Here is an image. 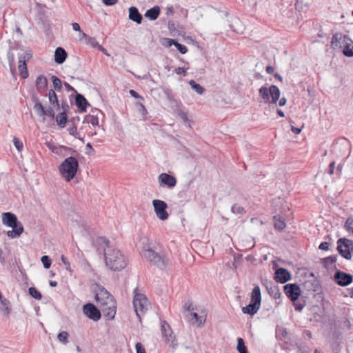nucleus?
<instances>
[{"instance_id": "obj_1", "label": "nucleus", "mask_w": 353, "mask_h": 353, "mask_svg": "<svg viewBox=\"0 0 353 353\" xmlns=\"http://www.w3.org/2000/svg\"><path fill=\"white\" fill-rule=\"evenodd\" d=\"M97 252L103 254L105 265L112 270L121 271L124 269L128 260L120 250L110 245V242L105 237H99L95 241Z\"/></svg>"}, {"instance_id": "obj_2", "label": "nucleus", "mask_w": 353, "mask_h": 353, "mask_svg": "<svg viewBox=\"0 0 353 353\" xmlns=\"http://www.w3.org/2000/svg\"><path fill=\"white\" fill-rule=\"evenodd\" d=\"M141 255L150 265L154 266L161 270H166L170 265V259L165 252H157L150 245L144 246Z\"/></svg>"}, {"instance_id": "obj_3", "label": "nucleus", "mask_w": 353, "mask_h": 353, "mask_svg": "<svg viewBox=\"0 0 353 353\" xmlns=\"http://www.w3.org/2000/svg\"><path fill=\"white\" fill-rule=\"evenodd\" d=\"M3 225L12 228V230L7 232V236L10 239L18 238L23 232V226L18 221L17 216L12 212H4L1 215Z\"/></svg>"}, {"instance_id": "obj_4", "label": "nucleus", "mask_w": 353, "mask_h": 353, "mask_svg": "<svg viewBox=\"0 0 353 353\" xmlns=\"http://www.w3.org/2000/svg\"><path fill=\"white\" fill-rule=\"evenodd\" d=\"M79 168V162L74 157L66 158L59 166V171L61 176L67 181L70 182L74 178Z\"/></svg>"}, {"instance_id": "obj_5", "label": "nucleus", "mask_w": 353, "mask_h": 353, "mask_svg": "<svg viewBox=\"0 0 353 353\" xmlns=\"http://www.w3.org/2000/svg\"><path fill=\"white\" fill-rule=\"evenodd\" d=\"M259 94L261 99V103L276 104L280 98L281 92L276 85H272L269 88L266 86H262L259 90Z\"/></svg>"}, {"instance_id": "obj_6", "label": "nucleus", "mask_w": 353, "mask_h": 353, "mask_svg": "<svg viewBox=\"0 0 353 353\" xmlns=\"http://www.w3.org/2000/svg\"><path fill=\"white\" fill-rule=\"evenodd\" d=\"M137 289L134 291L133 306L134 311L139 321L141 320V316L143 315L149 308L150 303L147 297L140 293H137Z\"/></svg>"}, {"instance_id": "obj_7", "label": "nucleus", "mask_w": 353, "mask_h": 353, "mask_svg": "<svg viewBox=\"0 0 353 353\" xmlns=\"http://www.w3.org/2000/svg\"><path fill=\"white\" fill-rule=\"evenodd\" d=\"M337 250L345 259H352L351 252H353V241L346 238H341L337 241Z\"/></svg>"}, {"instance_id": "obj_8", "label": "nucleus", "mask_w": 353, "mask_h": 353, "mask_svg": "<svg viewBox=\"0 0 353 353\" xmlns=\"http://www.w3.org/2000/svg\"><path fill=\"white\" fill-rule=\"evenodd\" d=\"M207 312L203 308H199V310L192 311L190 314L188 321L194 325L199 327H202L206 321Z\"/></svg>"}, {"instance_id": "obj_9", "label": "nucleus", "mask_w": 353, "mask_h": 353, "mask_svg": "<svg viewBox=\"0 0 353 353\" xmlns=\"http://www.w3.org/2000/svg\"><path fill=\"white\" fill-rule=\"evenodd\" d=\"M152 205L157 216L162 221H165L168 218V213L166 211L168 208L167 203L161 200L154 199L152 201Z\"/></svg>"}, {"instance_id": "obj_10", "label": "nucleus", "mask_w": 353, "mask_h": 353, "mask_svg": "<svg viewBox=\"0 0 353 353\" xmlns=\"http://www.w3.org/2000/svg\"><path fill=\"white\" fill-rule=\"evenodd\" d=\"M95 298L97 302L100 305L105 306L114 304L113 296L103 288L99 290L98 292L96 294Z\"/></svg>"}, {"instance_id": "obj_11", "label": "nucleus", "mask_w": 353, "mask_h": 353, "mask_svg": "<svg viewBox=\"0 0 353 353\" xmlns=\"http://www.w3.org/2000/svg\"><path fill=\"white\" fill-rule=\"evenodd\" d=\"M32 54L30 52H24L19 54L18 69L23 79H26L28 77L26 61L30 60Z\"/></svg>"}, {"instance_id": "obj_12", "label": "nucleus", "mask_w": 353, "mask_h": 353, "mask_svg": "<svg viewBox=\"0 0 353 353\" xmlns=\"http://www.w3.org/2000/svg\"><path fill=\"white\" fill-rule=\"evenodd\" d=\"M83 313L94 321H97L101 316L99 310L91 303H86L83 306Z\"/></svg>"}, {"instance_id": "obj_13", "label": "nucleus", "mask_w": 353, "mask_h": 353, "mask_svg": "<svg viewBox=\"0 0 353 353\" xmlns=\"http://www.w3.org/2000/svg\"><path fill=\"white\" fill-rule=\"evenodd\" d=\"M161 332L166 343L174 348L176 346L175 336L171 330L170 325L166 321L161 322Z\"/></svg>"}, {"instance_id": "obj_14", "label": "nucleus", "mask_w": 353, "mask_h": 353, "mask_svg": "<svg viewBox=\"0 0 353 353\" xmlns=\"http://www.w3.org/2000/svg\"><path fill=\"white\" fill-rule=\"evenodd\" d=\"M349 42L352 41L347 35L336 33L332 38L331 46L333 49L342 48L345 44H349Z\"/></svg>"}, {"instance_id": "obj_15", "label": "nucleus", "mask_w": 353, "mask_h": 353, "mask_svg": "<svg viewBox=\"0 0 353 353\" xmlns=\"http://www.w3.org/2000/svg\"><path fill=\"white\" fill-rule=\"evenodd\" d=\"M286 296L293 302L296 301L301 294V289L296 283H290L284 286Z\"/></svg>"}, {"instance_id": "obj_16", "label": "nucleus", "mask_w": 353, "mask_h": 353, "mask_svg": "<svg viewBox=\"0 0 353 353\" xmlns=\"http://www.w3.org/2000/svg\"><path fill=\"white\" fill-rule=\"evenodd\" d=\"M158 181L160 186H166L168 188H173L176 184V177L167 173L160 174L158 176Z\"/></svg>"}, {"instance_id": "obj_17", "label": "nucleus", "mask_w": 353, "mask_h": 353, "mask_svg": "<svg viewBox=\"0 0 353 353\" xmlns=\"http://www.w3.org/2000/svg\"><path fill=\"white\" fill-rule=\"evenodd\" d=\"M334 280L338 285L347 286L352 282L353 277L350 274L338 270L334 274Z\"/></svg>"}, {"instance_id": "obj_18", "label": "nucleus", "mask_w": 353, "mask_h": 353, "mask_svg": "<svg viewBox=\"0 0 353 353\" xmlns=\"http://www.w3.org/2000/svg\"><path fill=\"white\" fill-rule=\"evenodd\" d=\"M34 110L39 117H43V121L45 120V116L54 118L55 115L54 111L52 108L49 107L48 109L45 110L43 105L38 100H36Z\"/></svg>"}, {"instance_id": "obj_19", "label": "nucleus", "mask_w": 353, "mask_h": 353, "mask_svg": "<svg viewBox=\"0 0 353 353\" xmlns=\"http://www.w3.org/2000/svg\"><path fill=\"white\" fill-rule=\"evenodd\" d=\"M48 148L54 154L59 156L65 157L68 154V152L71 151V148L64 146L56 145L54 143L48 142L46 143Z\"/></svg>"}, {"instance_id": "obj_20", "label": "nucleus", "mask_w": 353, "mask_h": 353, "mask_svg": "<svg viewBox=\"0 0 353 353\" xmlns=\"http://www.w3.org/2000/svg\"><path fill=\"white\" fill-rule=\"evenodd\" d=\"M291 278L290 273L284 268H280L275 272V280L281 283H285Z\"/></svg>"}, {"instance_id": "obj_21", "label": "nucleus", "mask_w": 353, "mask_h": 353, "mask_svg": "<svg viewBox=\"0 0 353 353\" xmlns=\"http://www.w3.org/2000/svg\"><path fill=\"white\" fill-rule=\"evenodd\" d=\"M67 58V52L66 51L61 48L59 47L55 50L54 52V61L58 64L63 63Z\"/></svg>"}, {"instance_id": "obj_22", "label": "nucleus", "mask_w": 353, "mask_h": 353, "mask_svg": "<svg viewBox=\"0 0 353 353\" xmlns=\"http://www.w3.org/2000/svg\"><path fill=\"white\" fill-rule=\"evenodd\" d=\"M129 19L138 24L142 21V15L139 13L136 7L132 6L129 8Z\"/></svg>"}, {"instance_id": "obj_23", "label": "nucleus", "mask_w": 353, "mask_h": 353, "mask_svg": "<svg viewBox=\"0 0 353 353\" xmlns=\"http://www.w3.org/2000/svg\"><path fill=\"white\" fill-rule=\"evenodd\" d=\"M260 304L251 301L250 304L242 308V312L243 314L254 315L256 313H257V312L260 309Z\"/></svg>"}, {"instance_id": "obj_24", "label": "nucleus", "mask_w": 353, "mask_h": 353, "mask_svg": "<svg viewBox=\"0 0 353 353\" xmlns=\"http://www.w3.org/2000/svg\"><path fill=\"white\" fill-rule=\"evenodd\" d=\"M160 14V8L157 6H154L152 8L148 9L145 13V17L150 20H156Z\"/></svg>"}, {"instance_id": "obj_25", "label": "nucleus", "mask_w": 353, "mask_h": 353, "mask_svg": "<svg viewBox=\"0 0 353 353\" xmlns=\"http://www.w3.org/2000/svg\"><path fill=\"white\" fill-rule=\"evenodd\" d=\"M75 103L77 106L81 109L82 112H85L88 103L85 98L81 94H77L75 97Z\"/></svg>"}, {"instance_id": "obj_26", "label": "nucleus", "mask_w": 353, "mask_h": 353, "mask_svg": "<svg viewBox=\"0 0 353 353\" xmlns=\"http://www.w3.org/2000/svg\"><path fill=\"white\" fill-rule=\"evenodd\" d=\"M251 301L261 305V294L259 286L256 285L252 289L251 292Z\"/></svg>"}, {"instance_id": "obj_27", "label": "nucleus", "mask_w": 353, "mask_h": 353, "mask_svg": "<svg viewBox=\"0 0 353 353\" xmlns=\"http://www.w3.org/2000/svg\"><path fill=\"white\" fill-rule=\"evenodd\" d=\"M176 112L179 115V117L184 121L187 122L188 120V115L186 112L183 109V105L181 102H176Z\"/></svg>"}, {"instance_id": "obj_28", "label": "nucleus", "mask_w": 353, "mask_h": 353, "mask_svg": "<svg viewBox=\"0 0 353 353\" xmlns=\"http://www.w3.org/2000/svg\"><path fill=\"white\" fill-rule=\"evenodd\" d=\"M67 114L66 113L64 112H61L59 113L57 117H56V121L57 123V125H59L60 127L61 128H64L66 123H67Z\"/></svg>"}, {"instance_id": "obj_29", "label": "nucleus", "mask_w": 353, "mask_h": 353, "mask_svg": "<svg viewBox=\"0 0 353 353\" xmlns=\"http://www.w3.org/2000/svg\"><path fill=\"white\" fill-rule=\"evenodd\" d=\"M266 288L268 291V293L274 299L280 297L281 293L279 292V290L276 286L270 284V286L268 285Z\"/></svg>"}, {"instance_id": "obj_30", "label": "nucleus", "mask_w": 353, "mask_h": 353, "mask_svg": "<svg viewBox=\"0 0 353 353\" xmlns=\"http://www.w3.org/2000/svg\"><path fill=\"white\" fill-rule=\"evenodd\" d=\"M48 97L50 103L54 105V107H57V108H59V104L57 99V94L53 90H50L48 93Z\"/></svg>"}, {"instance_id": "obj_31", "label": "nucleus", "mask_w": 353, "mask_h": 353, "mask_svg": "<svg viewBox=\"0 0 353 353\" xmlns=\"http://www.w3.org/2000/svg\"><path fill=\"white\" fill-rule=\"evenodd\" d=\"M48 81L46 77L40 75L37 78L36 85L38 89H43L47 86Z\"/></svg>"}, {"instance_id": "obj_32", "label": "nucleus", "mask_w": 353, "mask_h": 353, "mask_svg": "<svg viewBox=\"0 0 353 353\" xmlns=\"http://www.w3.org/2000/svg\"><path fill=\"white\" fill-rule=\"evenodd\" d=\"M191 88L199 94H202L205 90L200 84L195 82L194 80H190L189 82Z\"/></svg>"}, {"instance_id": "obj_33", "label": "nucleus", "mask_w": 353, "mask_h": 353, "mask_svg": "<svg viewBox=\"0 0 353 353\" xmlns=\"http://www.w3.org/2000/svg\"><path fill=\"white\" fill-rule=\"evenodd\" d=\"M179 26H176L175 23L173 21H169L168 23V28L170 33L175 36L177 34H179V31L178 30L177 28H179Z\"/></svg>"}, {"instance_id": "obj_34", "label": "nucleus", "mask_w": 353, "mask_h": 353, "mask_svg": "<svg viewBox=\"0 0 353 353\" xmlns=\"http://www.w3.org/2000/svg\"><path fill=\"white\" fill-rule=\"evenodd\" d=\"M274 228L278 230H282L285 228V223L283 220H281L280 218H277L276 216H274Z\"/></svg>"}, {"instance_id": "obj_35", "label": "nucleus", "mask_w": 353, "mask_h": 353, "mask_svg": "<svg viewBox=\"0 0 353 353\" xmlns=\"http://www.w3.org/2000/svg\"><path fill=\"white\" fill-rule=\"evenodd\" d=\"M51 79L52 81V84L54 90L57 91H61L62 88L61 81L56 76H52Z\"/></svg>"}, {"instance_id": "obj_36", "label": "nucleus", "mask_w": 353, "mask_h": 353, "mask_svg": "<svg viewBox=\"0 0 353 353\" xmlns=\"http://www.w3.org/2000/svg\"><path fill=\"white\" fill-rule=\"evenodd\" d=\"M236 348L239 353H248L247 351V348L245 345L244 341L242 338L238 339Z\"/></svg>"}, {"instance_id": "obj_37", "label": "nucleus", "mask_w": 353, "mask_h": 353, "mask_svg": "<svg viewBox=\"0 0 353 353\" xmlns=\"http://www.w3.org/2000/svg\"><path fill=\"white\" fill-rule=\"evenodd\" d=\"M28 292L30 295L37 300H40L42 297L41 294L34 287H30Z\"/></svg>"}, {"instance_id": "obj_38", "label": "nucleus", "mask_w": 353, "mask_h": 353, "mask_svg": "<svg viewBox=\"0 0 353 353\" xmlns=\"http://www.w3.org/2000/svg\"><path fill=\"white\" fill-rule=\"evenodd\" d=\"M351 43L352 42H349V44H345L343 47V50L344 55H345L346 57H353V48H350Z\"/></svg>"}, {"instance_id": "obj_39", "label": "nucleus", "mask_w": 353, "mask_h": 353, "mask_svg": "<svg viewBox=\"0 0 353 353\" xmlns=\"http://www.w3.org/2000/svg\"><path fill=\"white\" fill-rule=\"evenodd\" d=\"M85 43L86 45L90 46L92 48H97L98 46H99V43L96 40V39L94 37H88V38H87V39L85 41Z\"/></svg>"}, {"instance_id": "obj_40", "label": "nucleus", "mask_w": 353, "mask_h": 353, "mask_svg": "<svg viewBox=\"0 0 353 353\" xmlns=\"http://www.w3.org/2000/svg\"><path fill=\"white\" fill-rule=\"evenodd\" d=\"M57 337L59 341L63 344H66L68 342V333L65 331L61 332Z\"/></svg>"}, {"instance_id": "obj_41", "label": "nucleus", "mask_w": 353, "mask_h": 353, "mask_svg": "<svg viewBox=\"0 0 353 353\" xmlns=\"http://www.w3.org/2000/svg\"><path fill=\"white\" fill-rule=\"evenodd\" d=\"M344 227L347 231L351 232L353 234V217L347 219Z\"/></svg>"}, {"instance_id": "obj_42", "label": "nucleus", "mask_w": 353, "mask_h": 353, "mask_svg": "<svg viewBox=\"0 0 353 353\" xmlns=\"http://www.w3.org/2000/svg\"><path fill=\"white\" fill-rule=\"evenodd\" d=\"M43 265V267L46 268V269H48L50 268L51 264H52V261L51 259H50V257L47 255H44L41 257V259Z\"/></svg>"}, {"instance_id": "obj_43", "label": "nucleus", "mask_w": 353, "mask_h": 353, "mask_svg": "<svg viewBox=\"0 0 353 353\" xmlns=\"http://www.w3.org/2000/svg\"><path fill=\"white\" fill-rule=\"evenodd\" d=\"M231 210L233 213L239 214H242L245 212L243 207L237 204H234L231 208Z\"/></svg>"}, {"instance_id": "obj_44", "label": "nucleus", "mask_w": 353, "mask_h": 353, "mask_svg": "<svg viewBox=\"0 0 353 353\" xmlns=\"http://www.w3.org/2000/svg\"><path fill=\"white\" fill-rule=\"evenodd\" d=\"M85 120L86 122L91 123L92 125H99V119L97 117L88 115V117H86Z\"/></svg>"}, {"instance_id": "obj_45", "label": "nucleus", "mask_w": 353, "mask_h": 353, "mask_svg": "<svg viewBox=\"0 0 353 353\" xmlns=\"http://www.w3.org/2000/svg\"><path fill=\"white\" fill-rule=\"evenodd\" d=\"M184 308L190 312L195 310H199V307L196 306L194 307L191 301H188L185 303Z\"/></svg>"}, {"instance_id": "obj_46", "label": "nucleus", "mask_w": 353, "mask_h": 353, "mask_svg": "<svg viewBox=\"0 0 353 353\" xmlns=\"http://www.w3.org/2000/svg\"><path fill=\"white\" fill-rule=\"evenodd\" d=\"M13 143L16 148V149L19 151V152H21L23 150V143L22 141L19 139L17 137H14L13 139Z\"/></svg>"}, {"instance_id": "obj_47", "label": "nucleus", "mask_w": 353, "mask_h": 353, "mask_svg": "<svg viewBox=\"0 0 353 353\" xmlns=\"http://www.w3.org/2000/svg\"><path fill=\"white\" fill-rule=\"evenodd\" d=\"M337 260V256L336 255H332L328 257H326L324 259V263L325 265H332L334 263H336Z\"/></svg>"}, {"instance_id": "obj_48", "label": "nucleus", "mask_w": 353, "mask_h": 353, "mask_svg": "<svg viewBox=\"0 0 353 353\" xmlns=\"http://www.w3.org/2000/svg\"><path fill=\"white\" fill-rule=\"evenodd\" d=\"M61 259L62 263L65 265V269L68 271H69L70 272H72V270L71 269L70 263L69 261L68 260V259L64 255H62L61 257Z\"/></svg>"}, {"instance_id": "obj_49", "label": "nucleus", "mask_w": 353, "mask_h": 353, "mask_svg": "<svg viewBox=\"0 0 353 353\" xmlns=\"http://www.w3.org/2000/svg\"><path fill=\"white\" fill-rule=\"evenodd\" d=\"M174 46L181 54H185L188 52V48L185 45L181 44L177 41L174 43Z\"/></svg>"}, {"instance_id": "obj_50", "label": "nucleus", "mask_w": 353, "mask_h": 353, "mask_svg": "<svg viewBox=\"0 0 353 353\" xmlns=\"http://www.w3.org/2000/svg\"><path fill=\"white\" fill-rule=\"evenodd\" d=\"M1 303L2 305V307L3 308V312L5 314H8L10 312L9 308H8V301L6 299L2 298L1 300H0Z\"/></svg>"}, {"instance_id": "obj_51", "label": "nucleus", "mask_w": 353, "mask_h": 353, "mask_svg": "<svg viewBox=\"0 0 353 353\" xmlns=\"http://www.w3.org/2000/svg\"><path fill=\"white\" fill-rule=\"evenodd\" d=\"M109 312H108V316H110V319H113L116 314V307L114 306V303L112 305H108Z\"/></svg>"}, {"instance_id": "obj_52", "label": "nucleus", "mask_w": 353, "mask_h": 353, "mask_svg": "<svg viewBox=\"0 0 353 353\" xmlns=\"http://www.w3.org/2000/svg\"><path fill=\"white\" fill-rule=\"evenodd\" d=\"M163 92L165 95L166 96V98L170 101H172L174 100V96L171 92V90L168 88H163Z\"/></svg>"}, {"instance_id": "obj_53", "label": "nucleus", "mask_w": 353, "mask_h": 353, "mask_svg": "<svg viewBox=\"0 0 353 353\" xmlns=\"http://www.w3.org/2000/svg\"><path fill=\"white\" fill-rule=\"evenodd\" d=\"M186 71H187V69H185V68H183V67H178L174 69L175 73L179 75L182 74L183 76H185L186 73H187Z\"/></svg>"}, {"instance_id": "obj_54", "label": "nucleus", "mask_w": 353, "mask_h": 353, "mask_svg": "<svg viewBox=\"0 0 353 353\" xmlns=\"http://www.w3.org/2000/svg\"><path fill=\"white\" fill-rule=\"evenodd\" d=\"M294 307L296 311L301 312L305 307V303L300 302H293Z\"/></svg>"}, {"instance_id": "obj_55", "label": "nucleus", "mask_w": 353, "mask_h": 353, "mask_svg": "<svg viewBox=\"0 0 353 353\" xmlns=\"http://www.w3.org/2000/svg\"><path fill=\"white\" fill-rule=\"evenodd\" d=\"M137 353H145V348L143 347L141 343L138 342L135 345Z\"/></svg>"}, {"instance_id": "obj_56", "label": "nucleus", "mask_w": 353, "mask_h": 353, "mask_svg": "<svg viewBox=\"0 0 353 353\" xmlns=\"http://www.w3.org/2000/svg\"><path fill=\"white\" fill-rule=\"evenodd\" d=\"M137 105L139 107V112H141L143 116H145L148 114V111L143 104L141 103H137Z\"/></svg>"}, {"instance_id": "obj_57", "label": "nucleus", "mask_w": 353, "mask_h": 353, "mask_svg": "<svg viewBox=\"0 0 353 353\" xmlns=\"http://www.w3.org/2000/svg\"><path fill=\"white\" fill-rule=\"evenodd\" d=\"M334 168H335V161H333L329 165L328 171H327L328 174L330 175L333 174L334 172Z\"/></svg>"}, {"instance_id": "obj_58", "label": "nucleus", "mask_w": 353, "mask_h": 353, "mask_svg": "<svg viewBox=\"0 0 353 353\" xmlns=\"http://www.w3.org/2000/svg\"><path fill=\"white\" fill-rule=\"evenodd\" d=\"M129 93L132 97L136 99H141V100H143V97L139 95V94L134 90H130Z\"/></svg>"}, {"instance_id": "obj_59", "label": "nucleus", "mask_w": 353, "mask_h": 353, "mask_svg": "<svg viewBox=\"0 0 353 353\" xmlns=\"http://www.w3.org/2000/svg\"><path fill=\"white\" fill-rule=\"evenodd\" d=\"M329 246H330V243L328 242H322L319 246V248L320 250H327L328 248H329Z\"/></svg>"}, {"instance_id": "obj_60", "label": "nucleus", "mask_w": 353, "mask_h": 353, "mask_svg": "<svg viewBox=\"0 0 353 353\" xmlns=\"http://www.w3.org/2000/svg\"><path fill=\"white\" fill-rule=\"evenodd\" d=\"M165 43H166V46L168 47H170L172 45L174 46V43H176V40L172 39H169V38L165 39Z\"/></svg>"}, {"instance_id": "obj_61", "label": "nucleus", "mask_w": 353, "mask_h": 353, "mask_svg": "<svg viewBox=\"0 0 353 353\" xmlns=\"http://www.w3.org/2000/svg\"><path fill=\"white\" fill-rule=\"evenodd\" d=\"M105 6H113L117 3V0H103Z\"/></svg>"}, {"instance_id": "obj_62", "label": "nucleus", "mask_w": 353, "mask_h": 353, "mask_svg": "<svg viewBox=\"0 0 353 353\" xmlns=\"http://www.w3.org/2000/svg\"><path fill=\"white\" fill-rule=\"evenodd\" d=\"M72 29L74 30V31H77V32H81V28H80V26L78 23H76V22H74L72 23Z\"/></svg>"}, {"instance_id": "obj_63", "label": "nucleus", "mask_w": 353, "mask_h": 353, "mask_svg": "<svg viewBox=\"0 0 353 353\" xmlns=\"http://www.w3.org/2000/svg\"><path fill=\"white\" fill-rule=\"evenodd\" d=\"M89 36H88L85 33L81 31L79 32V39L80 41L85 39V41H86L87 38H88Z\"/></svg>"}, {"instance_id": "obj_64", "label": "nucleus", "mask_w": 353, "mask_h": 353, "mask_svg": "<svg viewBox=\"0 0 353 353\" xmlns=\"http://www.w3.org/2000/svg\"><path fill=\"white\" fill-rule=\"evenodd\" d=\"M64 86L65 87V88L67 89L68 91H74L76 92V90L74 89L73 87H72L67 82H64Z\"/></svg>"}]
</instances>
